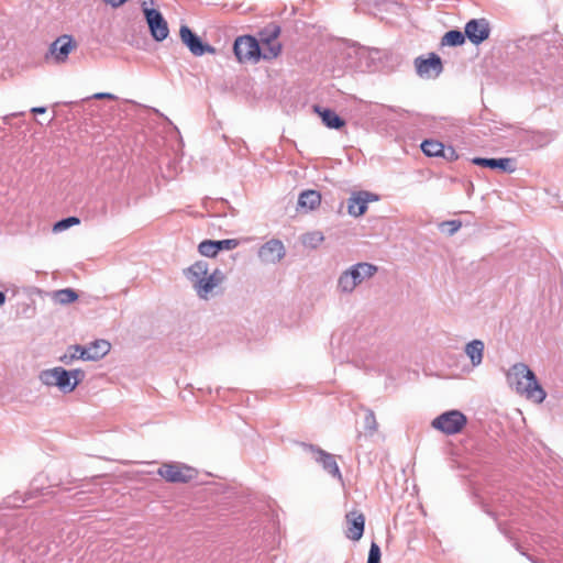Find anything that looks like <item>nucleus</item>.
Instances as JSON below:
<instances>
[{
  "label": "nucleus",
  "instance_id": "nucleus-15",
  "mask_svg": "<svg viewBox=\"0 0 563 563\" xmlns=\"http://www.w3.org/2000/svg\"><path fill=\"white\" fill-rule=\"evenodd\" d=\"M346 520V531L345 537L353 541H358L364 533V527H365V517L360 511H350L345 516Z\"/></svg>",
  "mask_w": 563,
  "mask_h": 563
},
{
  "label": "nucleus",
  "instance_id": "nucleus-36",
  "mask_svg": "<svg viewBox=\"0 0 563 563\" xmlns=\"http://www.w3.org/2000/svg\"><path fill=\"white\" fill-rule=\"evenodd\" d=\"M102 1L106 2L107 4H110L113 8H119L128 0H102Z\"/></svg>",
  "mask_w": 563,
  "mask_h": 563
},
{
  "label": "nucleus",
  "instance_id": "nucleus-32",
  "mask_svg": "<svg viewBox=\"0 0 563 563\" xmlns=\"http://www.w3.org/2000/svg\"><path fill=\"white\" fill-rule=\"evenodd\" d=\"M364 426H365V429H367L369 431H376L377 430V421H376L375 415L369 409L366 410V415H365V418H364Z\"/></svg>",
  "mask_w": 563,
  "mask_h": 563
},
{
  "label": "nucleus",
  "instance_id": "nucleus-19",
  "mask_svg": "<svg viewBox=\"0 0 563 563\" xmlns=\"http://www.w3.org/2000/svg\"><path fill=\"white\" fill-rule=\"evenodd\" d=\"M485 344L482 340L475 339L465 345L464 352L472 365L477 367L483 362Z\"/></svg>",
  "mask_w": 563,
  "mask_h": 563
},
{
  "label": "nucleus",
  "instance_id": "nucleus-9",
  "mask_svg": "<svg viewBox=\"0 0 563 563\" xmlns=\"http://www.w3.org/2000/svg\"><path fill=\"white\" fill-rule=\"evenodd\" d=\"M76 47L77 45L70 35H60L49 45L45 58L47 60L52 59L55 64H64Z\"/></svg>",
  "mask_w": 563,
  "mask_h": 563
},
{
  "label": "nucleus",
  "instance_id": "nucleus-2",
  "mask_svg": "<svg viewBox=\"0 0 563 563\" xmlns=\"http://www.w3.org/2000/svg\"><path fill=\"white\" fill-rule=\"evenodd\" d=\"M507 384L528 400L541 404L547 397L534 373L525 363L514 364L506 373Z\"/></svg>",
  "mask_w": 563,
  "mask_h": 563
},
{
  "label": "nucleus",
  "instance_id": "nucleus-26",
  "mask_svg": "<svg viewBox=\"0 0 563 563\" xmlns=\"http://www.w3.org/2000/svg\"><path fill=\"white\" fill-rule=\"evenodd\" d=\"M465 37H466L465 32L463 33L459 30H451L444 34L441 43H442V45H448V46H460V45L464 44Z\"/></svg>",
  "mask_w": 563,
  "mask_h": 563
},
{
  "label": "nucleus",
  "instance_id": "nucleus-20",
  "mask_svg": "<svg viewBox=\"0 0 563 563\" xmlns=\"http://www.w3.org/2000/svg\"><path fill=\"white\" fill-rule=\"evenodd\" d=\"M316 112L321 117L323 124L329 129H341L345 125V121L341 119L331 109H321L320 107L314 108Z\"/></svg>",
  "mask_w": 563,
  "mask_h": 563
},
{
  "label": "nucleus",
  "instance_id": "nucleus-25",
  "mask_svg": "<svg viewBox=\"0 0 563 563\" xmlns=\"http://www.w3.org/2000/svg\"><path fill=\"white\" fill-rule=\"evenodd\" d=\"M422 152L430 157L442 156L444 146L441 142L435 140H426L421 143Z\"/></svg>",
  "mask_w": 563,
  "mask_h": 563
},
{
  "label": "nucleus",
  "instance_id": "nucleus-13",
  "mask_svg": "<svg viewBox=\"0 0 563 563\" xmlns=\"http://www.w3.org/2000/svg\"><path fill=\"white\" fill-rule=\"evenodd\" d=\"M286 255V250L280 240L272 239L263 244L258 250V257L264 263L275 264L280 262Z\"/></svg>",
  "mask_w": 563,
  "mask_h": 563
},
{
  "label": "nucleus",
  "instance_id": "nucleus-1",
  "mask_svg": "<svg viewBox=\"0 0 563 563\" xmlns=\"http://www.w3.org/2000/svg\"><path fill=\"white\" fill-rule=\"evenodd\" d=\"M184 276L191 284L196 295L203 300L210 299L225 279L220 268L210 269L209 263L200 260L183 271Z\"/></svg>",
  "mask_w": 563,
  "mask_h": 563
},
{
  "label": "nucleus",
  "instance_id": "nucleus-5",
  "mask_svg": "<svg viewBox=\"0 0 563 563\" xmlns=\"http://www.w3.org/2000/svg\"><path fill=\"white\" fill-rule=\"evenodd\" d=\"M467 423L466 416L460 410H449L437 418H434L431 422L432 428L441 431L446 435H452L460 433Z\"/></svg>",
  "mask_w": 563,
  "mask_h": 563
},
{
  "label": "nucleus",
  "instance_id": "nucleus-21",
  "mask_svg": "<svg viewBox=\"0 0 563 563\" xmlns=\"http://www.w3.org/2000/svg\"><path fill=\"white\" fill-rule=\"evenodd\" d=\"M321 202V196L316 190H306L300 194L298 205L310 210L316 209Z\"/></svg>",
  "mask_w": 563,
  "mask_h": 563
},
{
  "label": "nucleus",
  "instance_id": "nucleus-18",
  "mask_svg": "<svg viewBox=\"0 0 563 563\" xmlns=\"http://www.w3.org/2000/svg\"><path fill=\"white\" fill-rule=\"evenodd\" d=\"M472 163L478 166L488 167L492 169L499 168L504 172L512 173L515 170L511 158H482L475 157Z\"/></svg>",
  "mask_w": 563,
  "mask_h": 563
},
{
  "label": "nucleus",
  "instance_id": "nucleus-30",
  "mask_svg": "<svg viewBox=\"0 0 563 563\" xmlns=\"http://www.w3.org/2000/svg\"><path fill=\"white\" fill-rule=\"evenodd\" d=\"M80 223V220L79 218L77 217H68L66 219H63L60 221H57L54 227H53V231L54 232H62L73 225H77Z\"/></svg>",
  "mask_w": 563,
  "mask_h": 563
},
{
  "label": "nucleus",
  "instance_id": "nucleus-27",
  "mask_svg": "<svg viewBox=\"0 0 563 563\" xmlns=\"http://www.w3.org/2000/svg\"><path fill=\"white\" fill-rule=\"evenodd\" d=\"M280 34V27L276 24H269L265 26L260 33V43H267L269 41H278Z\"/></svg>",
  "mask_w": 563,
  "mask_h": 563
},
{
  "label": "nucleus",
  "instance_id": "nucleus-23",
  "mask_svg": "<svg viewBox=\"0 0 563 563\" xmlns=\"http://www.w3.org/2000/svg\"><path fill=\"white\" fill-rule=\"evenodd\" d=\"M76 360H84L86 361L85 353H84V346L81 345H70L66 353H64L59 361L64 363L65 365H70Z\"/></svg>",
  "mask_w": 563,
  "mask_h": 563
},
{
  "label": "nucleus",
  "instance_id": "nucleus-37",
  "mask_svg": "<svg viewBox=\"0 0 563 563\" xmlns=\"http://www.w3.org/2000/svg\"><path fill=\"white\" fill-rule=\"evenodd\" d=\"M31 112L35 113V114H42V113L46 112V108L45 107H34L31 109Z\"/></svg>",
  "mask_w": 563,
  "mask_h": 563
},
{
  "label": "nucleus",
  "instance_id": "nucleus-34",
  "mask_svg": "<svg viewBox=\"0 0 563 563\" xmlns=\"http://www.w3.org/2000/svg\"><path fill=\"white\" fill-rule=\"evenodd\" d=\"M461 225H462V223L459 220L445 221L441 224L442 228L448 229V232L451 235L454 234L455 232H457L459 229L461 228Z\"/></svg>",
  "mask_w": 563,
  "mask_h": 563
},
{
  "label": "nucleus",
  "instance_id": "nucleus-6",
  "mask_svg": "<svg viewBox=\"0 0 563 563\" xmlns=\"http://www.w3.org/2000/svg\"><path fill=\"white\" fill-rule=\"evenodd\" d=\"M234 55L240 63H257L261 59L260 42L251 35L236 37L233 45Z\"/></svg>",
  "mask_w": 563,
  "mask_h": 563
},
{
  "label": "nucleus",
  "instance_id": "nucleus-39",
  "mask_svg": "<svg viewBox=\"0 0 563 563\" xmlns=\"http://www.w3.org/2000/svg\"><path fill=\"white\" fill-rule=\"evenodd\" d=\"M5 301V295L4 292L0 291V306H2Z\"/></svg>",
  "mask_w": 563,
  "mask_h": 563
},
{
  "label": "nucleus",
  "instance_id": "nucleus-11",
  "mask_svg": "<svg viewBox=\"0 0 563 563\" xmlns=\"http://www.w3.org/2000/svg\"><path fill=\"white\" fill-rule=\"evenodd\" d=\"M415 68L421 78H437L443 71L442 60L435 53H430L428 58L419 56L415 59Z\"/></svg>",
  "mask_w": 563,
  "mask_h": 563
},
{
  "label": "nucleus",
  "instance_id": "nucleus-4",
  "mask_svg": "<svg viewBox=\"0 0 563 563\" xmlns=\"http://www.w3.org/2000/svg\"><path fill=\"white\" fill-rule=\"evenodd\" d=\"M85 376L86 374L82 369L67 371L64 367L56 366L42 371L38 378L45 386L57 387L60 391L68 394L75 390Z\"/></svg>",
  "mask_w": 563,
  "mask_h": 563
},
{
  "label": "nucleus",
  "instance_id": "nucleus-16",
  "mask_svg": "<svg viewBox=\"0 0 563 563\" xmlns=\"http://www.w3.org/2000/svg\"><path fill=\"white\" fill-rule=\"evenodd\" d=\"M311 449L316 453V461L322 465L323 470L334 478L342 481V474L335 461V456L321 449H313L312 446Z\"/></svg>",
  "mask_w": 563,
  "mask_h": 563
},
{
  "label": "nucleus",
  "instance_id": "nucleus-12",
  "mask_svg": "<svg viewBox=\"0 0 563 563\" xmlns=\"http://www.w3.org/2000/svg\"><path fill=\"white\" fill-rule=\"evenodd\" d=\"M465 35L468 41L478 45L486 41L490 34L489 23L486 19H473L465 24Z\"/></svg>",
  "mask_w": 563,
  "mask_h": 563
},
{
  "label": "nucleus",
  "instance_id": "nucleus-31",
  "mask_svg": "<svg viewBox=\"0 0 563 563\" xmlns=\"http://www.w3.org/2000/svg\"><path fill=\"white\" fill-rule=\"evenodd\" d=\"M367 563H380V548L375 542L371 544Z\"/></svg>",
  "mask_w": 563,
  "mask_h": 563
},
{
  "label": "nucleus",
  "instance_id": "nucleus-22",
  "mask_svg": "<svg viewBox=\"0 0 563 563\" xmlns=\"http://www.w3.org/2000/svg\"><path fill=\"white\" fill-rule=\"evenodd\" d=\"M261 59L271 60L276 58L282 52V44L278 41H269L260 43Z\"/></svg>",
  "mask_w": 563,
  "mask_h": 563
},
{
  "label": "nucleus",
  "instance_id": "nucleus-38",
  "mask_svg": "<svg viewBox=\"0 0 563 563\" xmlns=\"http://www.w3.org/2000/svg\"><path fill=\"white\" fill-rule=\"evenodd\" d=\"M21 114H23V112H21V113H12V114L5 115L3 118V121H4V123H9V120H10L11 117L21 115Z\"/></svg>",
  "mask_w": 563,
  "mask_h": 563
},
{
  "label": "nucleus",
  "instance_id": "nucleus-8",
  "mask_svg": "<svg viewBox=\"0 0 563 563\" xmlns=\"http://www.w3.org/2000/svg\"><path fill=\"white\" fill-rule=\"evenodd\" d=\"M157 473L170 483H187L196 476L194 468L180 463H165Z\"/></svg>",
  "mask_w": 563,
  "mask_h": 563
},
{
  "label": "nucleus",
  "instance_id": "nucleus-29",
  "mask_svg": "<svg viewBox=\"0 0 563 563\" xmlns=\"http://www.w3.org/2000/svg\"><path fill=\"white\" fill-rule=\"evenodd\" d=\"M198 251L201 255L213 257L218 254L216 241L205 240L198 245Z\"/></svg>",
  "mask_w": 563,
  "mask_h": 563
},
{
  "label": "nucleus",
  "instance_id": "nucleus-35",
  "mask_svg": "<svg viewBox=\"0 0 563 563\" xmlns=\"http://www.w3.org/2000/svg\"><path fill=\"white\" fill-rule=\"evenodd\" d=\"M95 99H115V96L109 92H98L93 95Z\"/></svg>",
  "mask_w": 563,
  "mask_h": 563
},
{
  "label": "nucleus",
  "instance_id": "nucleus-14",
  "mask_svg": "<svg viewBox=\"0 0 563 563\" xmlns=\"http://www.w3.org/2000/svg\"><path fill=\"white\" fill-rule=\"evenodd\" d=\"M378 197L368 191L354 192L347 200V212L350 216L360 217L367 210L371 201H376Z\"/></svg>",
  "mask_w": 563,
  "mask_h": 563
},
{
  "label": "nucleus",
  "instance_id": "nucleus-7",
  "mask_svg": "<svg viewBox=\"0 0 563 563\" xmlns=\"http://www.w3.org/2000/svg\"><path fill=\"white\" fill-rule=\"evenodd\" d=\"M142 9L153 38L157 42H162L167 38L169 29L162 13L156 9L147 8V3L145 1L142 3Z\"/></svg>",
  "mask_w": 563,
  "mask_h": 563
},
{
  "label": "nucleus",
  "instance_id": "nucleus-10",
  "mask_svg": "<svg viewBox=\"0 0 563 563\" xmlns=\"http://www.w3.org/2000/svg\"><path fill=\"white\" fill-rule=\"evenodd\" d=\"M179 36L181 42L188 47L190 53L195 56H202L207 53H216V48L213 46L207 43H202L200 37L197 34H195L187 25L180 26Z\"/></svg>",
  "mask_w": 563,
  "mask_h": 563
},
{
  "label": "nucleus",
  "instance_id": "nucleus-17",
  "mask_svg": "<svg viewBox=\"0 0 563 563\" xmlns=\"http://www.w3.org/2000/svg\"><path fill=\"white\" fill-rule=\"evenodd\" d=\"M111 345L106 340H96L84 346L86 361H98L110 352Z\"/></svg>",
  "mask_w": 563,
  "mask_h": 563
},
{
  "label": "nucleus",
  "instance_id": "nucleus-28",
  "mask_svg": "<svg viewBox=\"0 0 563 563\" xmlns=\"http://www.w3.org/2000/svg\"><path fill=\"white\" fill-rule=\"evenodd\" d=\"M324 240V236L321 232L314 231L309 232L302 236V243L306 246L316 249L318 247Z\"/></svg>",
  "mask_w": 563,
  "mask_h": 563
},
{
  "label": "nucleus",
  "instance_id": "nucleus-33",
  "mask_svg": "<svg viewBox=\"0 0 563 563\" xmlns=\"http://www.w3.org/2000/svg\"><path fill=\"white\" fill-rule=\"evenodd\" d=\"M216 244H217V250L219 252L222 250L235 249L239 245V241L235 239H227V240L216 241Z\"/></svg>",
  "mask_w": 563,
  "mask_h": 563
},
{
  "label": "nucleus",
  "instance_id": "nucleus-3",
  "mask_svg": "<svg viewBox=\"0 0 563 563\" xmlns=\"http://www.w3.org/2000/svg\"><path fill=\"white\" fill-rule=\"evenodd\" d=\"M377 272L378 267L368 262L353 264L339 275L336 290L342 295H351L364 282L373 278Z\"/></svg>",
  "mask_w": 563,
  "mask_h": 563
},
{
  "label": "nucleus",
  "instance_id": "nucleus-24",
  "mask_svg": "<svg viewBox=\"0 0 563 563\" xmlns=\"http://www.w3.org/2000/svg\"><path fill=\"white\" fill-rule=\"evenodd\" d=\"M52 298L55 302L60 305H68L78 299L77 292L71 288H65L56 290L52 294Z\"/></svg>",
  "mask_w": 563,
  "mask_h": 563
}]
</instances>
